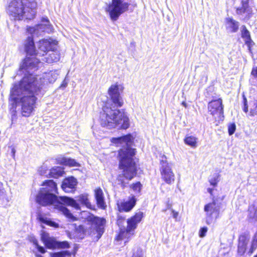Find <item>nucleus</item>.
I'll use <instances>...</instances> for the list:
<instances>
[{
    "label": "nucleus",
    "mask_w": 257,
    "mask_h": 257,
    "mask_svg": "<svg viewBox=\"0 0 257 257\" xmlns=\"http://www.w3.org/2000/svg\"><path fill=\"white\" fill-rule=\"evenodd\" d=\"M53 73L49 72L42 80V78L30 74L23 77L21 81L13 84L11 90L10 100L12 102L13 107L20 102L21 103V113L23 116L28 117L34 110V105L37 99V96L41 94V85L44 84L46 80L52 83L55 80L56 77Z\"/></svg>",
    "instance_id": "nucleus-1"
},
{
    "label": "nucleus",
    "mask_w": 257,
    "mask_h": 257,
    "mask_svg": "<svg viewBox=\"0 0 257 257\" xmlns=\"http://www.w3.org/2000/svg\"><path fill=\"white\" fill-rule=\"evenodd\" d=\"M134 138L131 134L121 137L112 138L111 142L122 148L118 151L119 169L121 174L117 178L118 184L122 189L127 187L128 181L135 178L138 172V167L135 160L136 149L132 148Z\"/></svg>",
    "instance_id": "nucleus-2"
},
{
    "label": "nucleus",
    "mask_w": 257,
    "mask_h": 257,
    "mask_svg": "<svg viewBox=\"0 0 257 257\" xmlns=\"http://www.w3.org/2000/svg\"><path fill=\"white\" fill-rule=\"evenodd\" d=\"M109 99L100 113V122L103 127L110 129L116 127L126 130L130 126V120L123 111L118 109L123 104L117 85H112L108 90Z\"/></svg>",
    "instance_id": "nucleus-3"
},
{
    "label": "nucleus",
    "mask_w": 257,
    "mask_h": 257,
    "mask_svg": "<svg viewBox=\"0 0 257 257\" xmlns=\"http://www.w3.org/2000/svg\"><path fill=\"white\" fill-rule=\"evenodd\" d=\"M43 186L36 196L37 202L43 206L52 205L64 214V197H58L54 194H58L56 184L50 180L44 182Z\"/></svg>",
    "instance_id": "nucleus-4"
},
{
    "label": "nucleus",
    "mask_w": 257,
    "mask_h": 257,
    "mask_svg": "<svg viewBox=\"0 0 257 257\" xmlns=\"http://www.w3.org/2000/svg\"><path fill=\"white\" fill-rule=\"evenodd\" d=\"M87 220L90 225L88 229H85L82 225H77L76 223H68L67 228L71 229V231H74L79 234L80 236L89 235L94 241H97L104 232L106 219L91 214L87 217Z\"/></svg>",
    "instance_id": "nucleus-5"
},
{
    "label": "nucleus",
    "mask_w": 257,
    "mask_h": 257,
    "mask_svg": "<svg viewBox=\"0 0 257 257\" xmlns=\"http://www.w3.org/2000/svg\"><path fill=\"white\" fill-rule=\"evenodd\" d=\"M37 6L34 0H13L10 3L7 12L14 20H31L36 15Z\"/></svg>",
    "instance_id": "nucleus-6"
},
{
    "label": "nucleus",
    "mask_w": 257,
    "mask_h": 257,
    "mask_svg": "<svg viewBox=\"0 0 257 257\" xmlns=\"http://www.w3.org/2000/svg\"><path fill=\"white\" fill-rule=\"evenodd\" d=\"M130 5V4L123 0H112L105 11L109 13L110 19L115 21L121 14L128 10Z\"/></svg>",
    "instance_id": "nucleus-7"
},
{
    "label": "nucleus",
    "mask_w": 257,
    "mask_h": 257,
    "mask_svg": "<svg viewBox=\"0 0 257 257\" xmlns=\"http://www.w3.org/2000/svg\"><path fill=\"white\" fill-rule=\"evenodd\" d=\"M208 110L210 114L216 120H223L224 116V106L221 98L212 100L208 104Z\"/></svg>",
    "instance_id": "nucleus-8"
},
{
    "label": "nucleus",
    "mask_w": 257,
    "mask_h": 257,
    "mask_svg": "<svg viewBox=\"0 0 257 257\" xmlns=\"http://www.w3.org/2000/svg\"><path fill=\"white\" fill-rule=\"evenodd\" d=\"M220 203L213 199L212 202L204 206V210L206 212V223L209 225L218 216L220 212Z\"/></svg>",
    "instance_id": "nucleus-9"
},
{
    "label": "nucleus",
    "mask_w": 257,
    "mask_h": 257,
    "mask_svg": "<svg viewBox=\"0 0 257 257\" xmlns=\"http://www.w3.org/2000/svg\"><path fill=\"white\" fill-rule=\"evenodd\" d=\"M160 172L162 179L168 184H171L174 182L175 175L172 169L166 161V157L162 158L160 161Z\"/></svg>",
    "instance_id": "nucleus-10"
},
{
    "label": "nucleus",
    "mask_w": 257,
    "mask_h": 257,
    "mask_svg": "<svg viewBox=\"0 0 257 257\" xmlns=\"http://www.w3.org/2000/svg\"><path fill=\"white\" fill-rule=\"evenodd\" d=\"M53 30V26L50 24L47 18H43L41 23L36 25L34 27H29L27 29L28 32L34 36H39L42 32H52Z\"/></svg>",
    "instance_id": "nucleus-11"
},
{
    "label": "nucleus",
    "mask_w": 257,
    "mask_h": 257,
    "mask_svg": "<svg viewBox=\"0 0 257 257\" xmlns=\"http://www.w3.org/2000/svg\"><path fill=\"white\" fill-rule=\"evenodd\" d=\"M41 239L45 246L49 249H60L64 248V241L60 242L50 235L48 232L42 230L41 233Z\"/></svg>",
    "instance_id": "nucleus-12"
},
{
    "label": "nucleus",
    "mask_w": 257,
    "mask_h": 257,
    "mask_svg": "<svg viewBox=\"0 0 257 257\" xmlns=\"http://www.w3.org/2000/svg\"><path fill=\"white\" fill-rule=\"evenodd\" d=\"M56 43L57 42L51 39L40 40L38 44V51L37 55L42 56L47 55V53L54 49V46Z\"/></svg>",
    "instance_id": "nucleus-13"
},
{
    "label": "nucleus",
    "mask_w": 257,
    "mask_h": 257,
    "mask_svg": "<svg viewBox=\"0 0 257 257\" xmlns=\"http://www.w3.org/2000/svg\"><path fill=\"white\" fill-rule=\"evenodd\" d=\"M39 63V60L36 57H26L20 66V69L28 72H33L37 69Z\"/></svg>",
    "instance_id": "nucleus-14"
},
{
    "label": "nucleus",
    "mask_w": 257,
    "mask_h": 257,
    "mask_svg": "<svg viewBox=\"0 0 257 257\" xmlns=\"http://www.w3.org/2000/svg\"><path fill=\"white\" fill-rule=\"evenodd\" d=\"M143 217V213L141 211L137 212L135 215L128 219L127 220V227L126 229V234H132L137 227L138 224L140 223Z\"/></svg>",
    "instance_id": "nucleus-15"
},
{
    "label": "nucleus",
    "mask_w": 257,
    "mask_h": 257,
    "mask_svg": "<svg viewBox=\"0 0 257 257\" xmlns=\"http://www.w3.org/2000/svg\"><path fill=\"white\" fill-rule=\"evenodd\" d=\"M252 0H239L241 5L237 7L236 13L238 15H245L244 19H249L251 14L252 10L249 6V2Z\"/></svg>",
    "instance_id": "nucleus-16"
},
{
    "label": "nucleus",
    "mask_w": 257,
    "mask_h": 257,
    "mask_svg": "<svg viewBox=\"0 0 257 257\" xmlns=\"http://www.w3.org/2000/svg\"><path fill=\"white\" fill-rule=\"evenodd\" d=\"M137 199L134 196L129 198L126 201L117 203V207L119 212H129L136 204Z\"/></svg>",
    "instance_id": "nucleus-17"
},
{
    "label": "nucleus",
    "mask_w": 257,
    "mask_h": 257,
    "mask_svg": "<svg viewBox=\"0 0 257 257\" xmlns=\"http://www.w3.org/2000/svg\"><path fill=\"white\" fill-rule=\"evenodd\" d=\"M239 26V23L234 20L231 17L226 18L225 19V27L226 30L232 33H236Z\"/></svg>",
    "instance_id": "nucleus-18"
},
{
    "label": "nucleus",
    "mask_w": 257,
    "mask_h": 257,
    "mask_svg": "<svg viewBox=\"0 0 257 257\" xmlns=\"http://www.w3.org/2000/svg\"><path fill=\"white\" fill-rule=\"evenodd\" d=\"M58 163L63 166L64 163V159L62 158L60 160H57ZM64 173V167L63 166L60 167H55L52 169L50 170L49 172V177L57 178L59 176H62Z\"/></svg>",
    "instance_id": "nucleus-19"
},
{
    "label": "nucleus",
    "mask_w": 257,
    "mask_h": 257,
    "mask_svg": "<svg viewBox=\"0 0 257 257\" xmlns=\"http://www.w3.org/2000/svg\"><path fill=\"white\" fill-rule=\"evenodd\" d=\"M95 199L98 208L104 209L106 207L103 191L100 188H96L94 190Z\"/></svg>",
    "instance_id": "nucleus-20"
},
{
    "label": "nucleus",
    "mask_w": 257,
    "mask_h": 257,
    "mask_svg": "<svg viewBox=\"0 0 257 257\" xmlns=\"http://www.w3.org/2000/svg\"><path fill=\"white\" fill-rule=\"evenodd\" d=\"M77 183V179L73 176L65 177V193H74Z\"/></svg>",
    "instance_id": "nucleus-21"
},
{
    "label": "nucleus",
    "mask_w": 257,
    "mask_h": 257,
    "mask_svg": "<svg viewBox=\"0 0 257 257\" xmlns=\"http://www.w3.org/2000/svg\"><path fill=\"white\" fill-rule=\"evenodd\" d=\"M248 239L245 234L240 235L238 238L237 252L238 254L242 255L245 252Z\"/></svg>",
    "instance_id": "nucleus-22"
},
{
    "label": "nucleus",
    "mask_w": 257,
    "mask_h": 257,
    "mask_svg": "<svg viewBox=\"0 0 257 257\" xmlns=\"http://www.w3.org/2000/svg\"><path fill=\"white\" fill-rule=\"evenodd\" d=\"M25 51L27 54L33 56L36 54V49L32 36L28 37L25 42Z\"/></svg>",
    "instance_id": "nucleus-23"
},
{
    "label": "nucleus",
    "mask_w": 257,
    "mask_h": 257,
    "mask_svg": "<svg viewBox=\"0 0 257 257\" xmlns=\"http://www.w3.org/2000/svg\"><path fill=\"white\" fill-rule=\"evenodd\" d=\"M49 54H47L42 60L48 63L57 62L59 60L60 56L58 53L54 51V49L48 52Z\"/></svg>",
    "instance_id": "nucleus-24"
},
{
    "label": "nucleus",
    "mask_w": 257,
    "mask_h": 257,
    "mask_svg": "<svg viewBox=\"0 0 257 257\" xmlns=\"http://www.w3.org/2000/svg\"><path fill=\"white\" fill-rule=\"evenodd\" d=\"M77 201L82 205L85 206L87 208L93 209L94 206H92L88 198V195L86 194H81L77 197Z\"/></svg>",
    "instance_id": "nucleus-25"
},
{
    "label": "nucleus",
    "mask_w": 257,
    "mask_h": 257,
    "mask_svg": "<svg viewBox=\"0 0 257 257\" xmlns=\"http://www.w3.org/2000/svg\"><path fill=\"white\" fill-rule=\"evenodd\" d=\"M38 218L41 222L48 225L51 227L58 228L59 226L58 223L52 220L50 218L43 216L42 215H39L38 217Z\"/></svg>",
    "instance_id": "nucleus-26"
},
{
    "label": "nucleus",
    "mask_w": 257,
    "mask_h": 257,
    "mask_svg": "<svg viewBox=\"0 0 257 257\" xmlns=\"http://www.w3.org/2000/svg\"><path fill=\"white\" fill-rule=\"evenodd\" d=\"M197 138L193 136L186 135L184 139L185 144L193 148L197 147Z\"/></svg>",
    "instance_id": "nucleus-27"
},
{
    "label": "nucleus",
    "mask_w": 257,
    "mask_h": 257,
    "mask_svg": "<svg viewBox=\"0 0 257 257\" xmlns=\"http://www.w3.org/2000/svg\"><path fill=\"white\" fill-rule=\"evenodd\" d=\"M66 205L71 206L77 210L80 209V205L76 200L65 196V206Z\"/></svg>",
    "instance_id": "nucleus-28"
},
{
    "label": "nucleus",
    "mask_w": 257,
    "mask_h": 257,
    "mask_svg": "<svg viewBox=\"0 0 257 257\" xmlns=\"http://www.w3.org/2000/svg\"><path fill=\"white\" fill-rule=\"evenodd\" d=\"M248 211L250 217L257 220V201H255L253 204L249 207Z\"/></svg>",
    "instance_id": "nucleus-29"
},
{
    "label": "nucleus",
    "mask_w": 257,
    "mask_h": 257,
    "mask_svg": "<svg viewBox=\"0 0 257 257\" xmlns=\"http://www.w3.org/2000/svg\"><path fill=\"white\" fill-rule=\"evenodd\" d=\"M69 167H80V164L75 160L70 158L65 157V166Z\"/></svg>",
    "instance_id": "nucleus-30"
},
{
    "label": "nucleus",
    "mask_w": 257,
    "mask_h": 257,
    "mask_svg": "<svg viewBox=\"0 0 257 257\" xmlns=\"http://www.w3.org/2000/svg\"><path fill=\"white\" fill-rule=\"evenodd\" d=\"M219 175L218 173H215L209 178V182L210 185L213 187L216 186L219 182Z\"/></svg>",
    "instance_id": "nucleus-31"
},
{
    "label": "nucleus",
    "mask_w": 257,
    "mask_h": 257,
    "mask_svg": "<svg viewBox=\"0 0 257 257\" xmlns=\"http://www.w3.org/2000/svg\"><path fill=\"white\" fill-rule=\"evenodd\" d=\"M144 252L143 249L138 246L133 249V255L132 257H144Z\"/></svg>",
    "instance_id": "nucleus-32"
},
{
    "label": "nucleus",
    "mask_w": 257,
    "mask_h": 257,
    "mask_svg": "<svg viewBox=\"0 0 257 257\" xmlns=\"http://www.w3.org/2000/svg\"><path fill=\"white\" fill-rule=\"evenodd\" d=\"M49 171L50 170H49L48 167L45 164L41 166L38 170V172L41 175H45L48 177H49Z\"/></svg>",
    "instance_id": "nucleus-33"
},
{
    "label": "nucleus",
    "mask_w": 257,
    "mask_h": 257,
    "mask_svg": "<svg viewBox=\"0 0 257 257\" xmlns=\"http://www.w3.org/2000/svg\"><path fill=\"white\" fill-rule=\"evenodd\" d=\"M130 188L136 193H140L142 188V185L140 182H137L131 185Z\"/></svg>",
    "instance_id": "nucleus-34"
},
{
    "label": "nucleus",
    "mask_w": 257,
    "mask_h": 257,
    "mask_svg": "<svg viewBox=\"0 0 257 257\" xmlns=\"http://www.w3.org/2000/svg\"><path fill=\"white\" fill-rule=\"evenodd\" d=\"M241 37L245 39L250 37V32L247 29L246 27L244 25H242L241 27Z\"/></svg>",
    "instance_id": "nucleus-35"
},
{
    "label": "nucleus",
    "mask_w": 257,
    "mask_h": 257,
    "mask_svg": "<svg viewBox=\"0 0 257 257\" xmlns=\"http://www.w3.org/2000/svg\"><path fill=\"white\" fill-rule=\"evenodd\" d=\"M65 217L68 218L69 221H75L77 220V218L74 216L69 210L68 209L65 207Z\"/></svg>",
    "instance_id": "nucleus-36"
},
{
    "label": "nucleus",
    "mask_w": 257,
    "mask_h": 257,
    "mask_svg": "<svg viewBox=\"0 0 257 257\" xmlns=\"http://www.w3.org/2000/svg\"><path fill=\"white\" fill-rule=\"evenodd\" d=\"M245 44L248 47L249 52H251V48L254 45V43L252 40L251 37L244 39Z\"/></svg>",
    "instance_id": "nucleus-37"
},
{
    "label": "nucleus",
    "mask_w": 257,
    "mask_h": 257,
    "mask_svg": "<svg viewBox=\"0 0 257 257\" xmlns=\"http://www.w3.org/2000/svg\"><path fill=\"white\" fill-rule=\"evenodd\" d=\"M73 245H74V246L73 248V250L71 252H70L68 250H65V257L66 256H70L71 254H73V255H75V254L76 253V252L78 250V247L77 245L76 244H74Z\"/></svg>",
    "instance_id": "nucleus-38"
},
{
    "label": "nucleus",
    "mask_w": 257,
    "mask_h": 257,
    "mask_svg": "<svg viewBox=\"0 0 257 257\" xmlns=\"http://www.w3.org/2000/svg\"><path fill=\"white\" fill-rule=\"evenodd\" d=\"M236 130V125L234 123H230L228 126V133L229 136L232 135Z\"/></svg>",
    "instance_id": "nucleus-39"
},
{
    "label": "nucleus",
    "mask_w": 257,
    "mask_h": 257,
    "mask_svg": "<svg viewBox=\"0 0 257 257\" xmlns=\"http://www.w3.org/2000/svg\"><path fill=\"white\" fill-rule=\"evenodd\" d=\"M208 230L207 227H201L199 231V235L200 237H204L206 235V233Z\"/></svg>",
    "instance_id": "nucleus-40"
},
{
    "label": "nucleus",
    "mask_w": 257,
    "mask_h": 257,
    "mask_svg": "<svg viewBox=\"0 0 257 257\" xmlns=\"http://www.w3.org/2000/svg\"><path fill=\"white\" fill-rule=\"evenodd\" d=\"M257 248V242L252 241L251 247L249 250L248 253L251 255Z\"/></svg>",
    "instance_id": "nucleus-41"
},
{
    "label": "nucleus",
    "mask_w": 257,
    "mask_h": 257,
    "mask_svg": "<svg viewBox=\"0 0 257 257\" xmlns=\"http://www.w3.org/2000/svg\"><path fill=\"white\" fill-rule=\"evenodd\" d=\"M51 257H64V251L51 253Z\"/></svg>",
    "instance_id": "nucleus-42"
},
{
    "label": "nucleus",
    "mask_w": 257,
    "mask_h": 257,
    "mask_svg": "<svg viewBox=\"0 0 257 257\" xmlns=\"http://www.w3.org/2000/svg\"><path fill=\"white\" fill-rule=\"evenodd\" d=\"M243 110L245 112H247L248 111V105H247V101L246 98L243 96Z\"/></svg>",
    "instance_id": "nucleus-43"
},
{
    "label": "nucleus",
    "mask_w": 257,
    "mask_h": 257,
    "mask_svg": "<svg viewBox=\"0 0 257 257\" xmlns=\"http://www.w3.org/2000/svg\"><path fill=\"white\" fill-rule=\"evenodd\" d=\"M251 74L255 78H257V66L252 68Z\"/></svg>",
    "instance_id": "nucleus-44"
},
{
    "label": "nucleus",
    "mask_w": 257,
    "mask_h": 257,
    "mask_svg": "<svg viewBox=\"0 0 257 257\" xmlns=\"http://www.w3.org/2000/svg\"><path fill=\"white\" fill-rule=\"evenodd\" d=\"M172 213L173 214V217L174 219H176V220H177V217L178 216V215H179V213L178 212H176L173 209H172Z\"/></svg>",
    "instance_id": "nucleus-45"
},
{
    "label": "nucleus",
    "mask_w": 257,
    "mask_h": 257,
    "mask_svg": "<svg viewBox=\"0 0 257 257\" xmlns=\"http://www.w3.org/2000/svg\"><path fill=\"white\" fill-rule=\"evenodd\" d=\"M36 247L37 248L39 251L42 253H44L46 252L45 248L43 247L40 246L39 245Z\"/></svg>",
    "instance_id": "nucleus-46"
},
{
    "label": "nucleus",
    "mask_w": 257,
    "mask_h": 257,
    "mask_svg": "<svg viewBox=\"0 0 257 257\" xmlns=\"http://www.w3.org/2000/svg\"><path fill=\"white\" fill-rule=\"evenodd\" d=\"M32 241L33 242V243L35 245V246L37 247V246H38L39 245V244H38V240L36 239V238H33L32 239Z\"/></svg>",
    "instance_id": "nucleus-47"
},
{
    "label": "nucleus",
    "mask_w": 257,
    "mask_h": 257,
    "mask_svg": "<svg viewBox=\"0 0 257 257\" xmlns=\"http://www.w3.org/2000/svg\"><path fill=\"white\" fill-rule=\"evenodd\" d=\"M0 193H4L3 184L1 182H0Z\"/></svg>",
    "instance_id": "nucleus-48"
},
{
    "label": "nucleus",
    "mask_w": 257,
    "mask_h": 257,
    "mask_svg": "<svg viewBox=\"0 0 257 257\" xmlns=\"http://www.w3.org/2000/svg\"><path fill=\"white\" fill-rule=\"evenodd\" d=\"M252 241L257 242V231L256 232L253 236Z\"/></svg>",
    "instance_id": "nucleus-49"
},
{
    "label": "nucleus",
    "mask_w": 257,
    "mask_h": 257,
    "mask_svg": "<svg viewBox=\"0 0 257 257\" xmlns=\"http://www.w3.org/2000/svg\"><path fill=\"white\" fill-rule=\"evenodd\" d=\"M124 218L122 217H121L120 216H118V220H117V222H118V224H119L120 221H121V220H123Z\"/></svg>",
    "instance_id": "nucleus-50"
},
{
    "label": "nucleus",
    "mask_w": 257,
    "mask_h": 257,
    "mask_svg": "<svg viewBox=\"0 0 257 257\" xmlns=\"http://www.w3.org/2000/svg\"><path fill=\"white\" fill-rule=\"evenodd\" d=\"M70 247V244L69 242L67 241H65V249L68 248Z\"/></svg>",
    "instance_id": "nucleus-51"
},
{
    "label": "nucleus",
    "mask_w": 257,
    "mask_h": 257,
    "mask_svg": "<svg viewBox=\"0 0 257 257\" xmlns=\"http://www.w3.org/2000/svg\"><path fill=\"white\" fill-rule=\"evenodd\" d=\"M15 153H16L15 149L14 148H13L12 150V153L13 157H15Z\"/></svg>",
    "instance_id": "nucleus-52"
},
{
    "label": "nucleus",
    "mask_w": 257,
    "mask_h": 257,
    "mask_svg": "<svg viewBox=\"0 0 257 257\" xmlns=\"http://www.w3.org/2000/svg\"><path fill=\"white\" fill-rule=\"evenodd\" d=\"M207 191L212 195V192H213V189L208 188Z\"/></svg>",
    "instance_id": "nucleus-53"
},
{
    "label": "nucleus",
    "mask_w": 257,
    "mask_h": 257,
    "mask_svg": "<svg viewBox=\"0 0 257 257\" xmlns=\"http://www.w3.org/2000/svg\"><path fill=\"white\" fill-rule=\"evenodd\" d=\"M61 188L63 190H64V179L63 180V181L62 182V184H61Z\"/></svg>",
    "instance_id": "nucleus-54"
},
{
    "label": "nucleus",
    "mask_w": 257,
    "mask_h": 257,
    "mask_svg": "<svg viewBox=\"0 0 257 257\" xmlns=\"http://www.w3.org/2000/svg\"><path fill=\"white\" fill-rule=\"evenodd\" d=\"M182 105H183L184 107H187V104L185 102L183 101L182 102Z\"/></svg>",
    "instance_id": "nucleus-55"
},
{
    "label": "nucleus",
    "mask_w": 257,
    "mask_h": 257,
    "mask_svg": "<svg viewBox=\"0 0 257 257\" xmlns=\"http://www.w3.org/2000/svg\"><path fill=\"white\" fill-rule=\"evenodd\" d=\"M65 232H67V234L68 236H69V235H70V231H65Z\"/></svg>",
    "instance_id": "nucleus-56"
},
{
    "label": "nucleus",
    "mask_w": 257,
    "mask_h": 257,
    "mask_svg": "<svg viewBox=\"0 0 257 257\" xmlns=\"http://www.w3.org/2000/svg\"><path fill=\"white\" fill-rule=\"evenodd\" d=\"M37 257H43V256H41V255H39V256H38Z\"/></svg>",
    "instance_id": "nucleus-57"
}]
</instances>
